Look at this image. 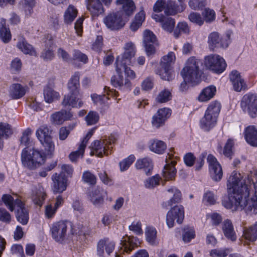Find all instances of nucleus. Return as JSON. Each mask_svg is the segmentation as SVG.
I'll return each instance as SVG.
<instances>
[{
  "mask_svg": "<svg viewBox=\"0 0 257 257\" xmlns=\"http://www.w3.org/2000/svg\"><path fill=\"white\" fill-rule=\"evenodd\" d=\"M254 182L248 176L242 179L241 175L232 172L227 181L228 197L222 201L223 206L232 211L244 209L246 212L257 213V171Z\"/></svg>",
  "mask_w": 257,
  "mask_h": 257,
  "instance_id": "obj_1",
  "label": "nucleus"
},
{
  "mask_svg": "<svg viewBox=\"0 0 257 257\" xmlns=\"http://www.w3.org/2000/svg\"><path fill=\"white\" fill-rule=\"evenodd\" d=\"M124 49V53L116 58L115 68L117 75L111 77V82L114 87L120 90L130 91L132 87L131 80L136 78V74L127 65L131 64V59L135 56L136 50L132 42L126 43Z\"/></svg>",
  "mask_w": 257,
  "mask_h": 257,
  "instance_id": "obj_2",
  "label": "nucleus"
},
{
  "mask_svg": "<svg viewBox=\"0 0 257 257\" xmlns=\"http://www.w3.org/2000/svg\"><path fill=\"white\" fill-rule=\"evenodd\" d=\"M2 199L6 206L11 211L16 210V217L22 225H26L29 219V214L25 204L19 198L14 199L9 194L3 195Z\"/></svg>",
  "mask_w": 257,
  "mask_h": 257,
  "instance_id": "obj_3",
  "label": "nucleus"
},
{
  "mask_svg": "<svg viewBox=\"0 0 257 257\" xmlns=\"http://www.w3.org/2000/svg\"><path fill=\"white\" fill-rule=\"evenodd\" d=\"M200 61L194 57L189 58L181 71V75L186 82L192 85L197 84L200 81L199 64Z\"/></svg>",
  "mask_w": 257,
  "mask_h": 257,
  "instance_id": "obj_4",
  "label": "nucleus"
},
{
  "mask_svg": "<svg viewBox=\"0 0 257 257\" xmlns=\"http://www.w3.org/2000/svg\"><path fill=\"white\" fill-rule=\"evenodd\" d=\"M21 161L24 167L34 169L44 163L45 155L37 149L26 147L21 153Z\"/></svg>",
  "mask_w": 257,
  "mask_h": 257,
  "instance_id": "obj_5",
  "label": "nucleus"
},
{
  "mask_svg": "<svg viewBox=\"0 0 257 257\" xmlns=\"http://www.w3.org/2000/svg\"><path fill=\"white\" fill-rule=\"evenodd\" d=\"M51 134V131L46 125L40 126L36 132V137L43 147L45 155H52L55 151Z\"/></svg>",
  "mask_w": 257,
  "mask_h": 257,
  "instance_id": "obj_6",
  "label": "nucleus"
},
{
  "mask_svg": "<svg viewBox=\"0 0 257 257\" xmlns=\"http://www.w3.org/2000/svg\"><path fill=\"white\" fill-rule=\"evenodd\" d=\"M176 56L173 52H170L163 57L160 62V68L157 70L156 73L165 80L170 81L174 76L172 70V65L175 62Z\"/></svg>",
  "mask_w": 257,
  "mask_h": 257,
  "instance_id": "obj_7",
  "label": "nucleus"
},
{
  "mask_svg": "<svg viewBox=\"0 0 257 257\" xmlns=\"http://www.w3.org/2000/svg\"><path fill=\"white\" fill-rule=\"evenodd\" d=\"M174 151L173 148H171L169 150L166 157L165 165L164 169L162 171V177L164 181H171L175 179L176 174V169L175 167L177 161L179 157L177 156H174Z\"/></svg>",
  "mask_w": 257,
  "mask_h": 257,
  "instance_id": "obj_8",
  "label": "nucleus"
},
{
  "mask_svg": "<svg viewBox=\"0 0 257 257\" xmlns=\"http://www.w3.org/2000/svg\"><path fill=\"white\" fill-rule=\"evenodd\" d=\"M240 107L243 111L250 117H256L257 95L251 92L244 95L240 101Z\"/></svg>",
  "mask_w": 257,
  "mask_h": 257,
  "instance_id": "obj_9",
  "label": "nucleus"
},
{
  "mask_svg": "<svg viewBox=\"0 0 257 257\" xmlns=\"http://www.w3.org/2000/svg\"><path fill=\"white\" fill-rule=\"evenodd\" d=\"M154 12L159 13L165 10L167 15H174L177 13L183 12L185 10V6L181 4L180 6H176L174 2L165 0H157L154 5Z\"/></svg>",
  "mask_w": 257,
  "mask_h": 257,
  "instance_id": "obj_10",
  "label": "nucleus"
},
{
  "mask_svg": "<svg viewBox=\"0 0 257 257\" xmlns=\"http://www.w3.org/2000/svg\"><path fill=\"white\" fill-rule=\"evenodd\" d=\"M205 66L214 73H222L226 67L224 59L218 55H210L206 56L204 59Z\"/></svg>",
  "mask_w": 257,
  "mask_h": 257,
  "instance_id": "obj_11",
  "label": "nucleus"
},
{
  "mask_svg": "<svg viewBox=\"0 0 257 257\" xmlns=\"http://www.w3.org/2000/svg\"><path fill=\"white\" fill-rule=\"evenodd\" d=\"M68 222L59 221L54 222L50 227L52 238L57 242H64L67 234Z\"/></svg>",
  "mask_w": 257,
  "mask_h": 257,
  "instance_id": "obj_12",
  "label": "nucleus"
},
{
  "mask_svg": "<svg viewBox=\"0 0 257 257\" xmlns=\"http://www.w3.org/2000/svg\"><path fill=\"white\" fill-rule=\"evenodd\" d=\"M82 179L84 183L89 185L86 193L88 199L93 204H95L96 202V187L95 186L96 180L95 176L90 172L86 171L83 174Z\"/></svg>",
  "mask_w": 257,
  "mask_h": 257,
  "instance_id": "obj_13",
  "label": "nucleus"
},
{
  "mask_svg": "<svg viewBox=\"0 0 257 257\" xmlns=\"http://www.w3.org/2000/svg\"><path fill=\"white\" fill-rule=\"evenodd\" d=\"M184 218V209L182 205H176L172 208L167 213L166 223L169 228L174 226L176 219L178 223H182Z\"/></svg>",
  "mask_w": 257,
  "mask_h": 257,
  "instance_id": "obj_14",
  "label": "nucleus"
},
{
  "mask_svg": "<svg viewBox=\"0 0 257 257\" xmlns=\"http://www.w3.org/2000/svg\"><path fill=\"white\" fill-rule=\"evenodd\" d=\"M231 33V31H227L225 35L220 38L218 33H211L208 37V41L210 47L212 49L216 47L227 48L230 43Z\"/></svg>",
  "mask_w": 257,
  "mask_h": 257,
  "instance_id": "obj_15",
  "label": "nucleus"
},
{
  "mask_svg": "<svg viewBox=\"0 0 257 257\" xmlns=\"http://www.w3.org/2000/svg\"><path fill=\"white\" fill-rule=\"evenodd\" d=\"M207 161L209 164L211 177L215 181H219L223 176L222 169L220 164L216 158L211 154L208 155Z\"/></svg>",
  "mask_w": 257,
  "mask_h": 257,
  "instance_id": "obj_16",
  "label": "nucleus"
},
{
  "mask_svg": "<svg viewBox=\"0 0 257 257\" xmlns=\"http://www.w3.org/2000/svg\"><path fill=\"white\" fill-rule=\"evenodd\" d=\"M116 140L113 135H111L107 139L97 141V157H102L103 155L107 156L111 154L113 145Z\"/></svg>",
  "mask_w": 257,
  "mask_h": 257,
  "instance_id": "obj_17",
  "label": "nucleus"
},
{
  "mask_svg": "<svg viewBox=\"0 0 257 257\" xmlns=\"http://www.w3.org/2000/svg\"><path fill=\"white\" fill-rule=\"evenodd\" d=\"M144 46L147 55L150 56L155 53V46L157 45V41L154 33L149 30L144 32Z\"/></svg>",
  "mask_w": 257,
  "mask_h": 257,
  "instance_id": "obj_18",
  "label": "nucleus"
},
{
  "mask_svg": "<svg viewBox=\"0 0 257 257\" xmlns=\"http://www.w3.org/2000/svg\"><path fill=\"white\" fill-rule=\"evenodd\" d=\"M123 19L124 17L121 15V13L117 12L107 16L104 19V23L111 30H117L124 25L125 22Z\"/></svg>",
  "mask_w": 257,
  "mask_h": 257,
  "instance_id": "obj_19",
  "label": "nucleus"
},
{
  "mask_svg": "<svg viewBox=\"0 0 257 257\" xmlns=\"http://www.w3.org/2000/svg\"><path fill=\"white\" fill-rule=\"evenodd\" d=\"M51 188L54 193H61L67 186V177L64 175L54 174L52 176Z\"/></svg>",
  "mask_w": 257,
  "mask_h": 257,
  "instance_id": "obj_20",
  "label": "nucleus"
},
{
  "mask_svg": "<svg viewBox=\"0 0 257 257\" xmlns=\"http://www.w3.org/2000/svg\"><path fill=\"white\" fill-rule=\"evenodd\" d=\"M62 104L65 107L71 106L76 108L82 107L83 102L82 100L81 94L80 92L69 93L64 96Z\"/></svg>",
  "mask_w": 257,
  "mask_h": 257,
  "instance_id": "obj_21",
  "label": "nucleus"
},
{
  "mask_svg": "<svg viewBox=\"0 0 257 257\" xmlns=\"http://www.w3.org/2000/svg\"><path fill=\"white\" fill-rule=\"evenodd\" d=\"M229 79L234 91L240 92L247 89L246 82L240 73L237 70H234L231 72Z\"/></svg>",
  "mask_w": 257,
  "mask_h": 257,
  "instance_id": "obj_22",
  "label": "nucleus"
},
{
  "mask_svg": "<svg viewBox=\"0 0 257 257\" xmlns=\"http://www.w3.org/2000/svg\"><path fill=\"white\" fill-rule=\"evenodd\" d=\"M29 89L27 85H23L20 83H13L9 87V96L13 99H20L29 91Z\"/></svg>",
  "mask_w": 257,
  "mask_h": 257,
  "instance_id": "obj_23",
  "label": "nucleus"
},
{
  "mask_svg": "<svg viewBox=\"0 0 257 257\" xmlns=\"http://www.w3.org/2000/svg\"><path fill=\"white\" fill-rule=\"evenodd\" d=\"M114 246V243L108 239L100 240L97 243V256L106 257V255H109L113 251Z\"/></svg>",
  "mask_w": 257,
  "mask_h": 257,
  "instance_id": "obj_24",
  "label": "nucleus"
},
{
  "mask_svg": "<svg viewBox=\"0 0 257 257\" xmlns=\"http://www.w3.org/2000/svg\"><path fill=\"white\" fill-rule=\"evenodd\" d=\"M116 5L121 6V10L119 12L124 18L132 15L135 9L136 6L133 0H116Z\"/></svg>",
  "mask_w": 257,
  "mask_h": 257,
  "instance_id": "obj_25",
  "label": "nucleus"
},
{
  "mask_svg": "<svg viewBox=\"0 0 257 257\" xmlns=\"http://www.w3.org/2000/svg\"><path fill=\"white\" fill-rule=\"evenodd\" d=\"M140 243V241L137 237L126 236L123 237L121 240V248L124 251L130 253L135 248L138 246Z\"/></svg>",
  "mask_w": 257,
  "mask_h": 257,
  "instance_id": "obj_26",
  "label": "nucleus"
},
{
  "mask_svg": "<svg viewBox=\"0 0 257 257\" xmlns=\"http://www.w3.org/2000/svg\"><path fill=\"white\" fill-rule=\"evenodd\" d=\"M217 119V118L205 112L203 117L200 120V127L204 131H209L215 126Z\"/></svg>",
  "mask_w": 257,
  "mask_h": 257,
  "instance_id": "obj_27",
  "label": "nucleus"
},
{
  "mask_svg": "<svg viewBox=\"0 0 257 257\" xmlns=\"http://www.w3.org/2000/svg\"><path fill=\"white\" fill-rule=\"evenodd\" d=\"M242 237L247 244L257 240V221L247 227L243 228Z\"/></svg>",
  "mask_w": 257,
  "mask_h": 257,
  "instance_id": "obj_28",
  "label": "nucleus"
},
{
  "mask_svg": "<svg viewBox=\"0 0 257 257\" xmlns=\"http://www.w3.org/2000/svg\"><path fill=\"white\" fill-rule=\"evenodd\" d=\"M167 192L173 196L168 201L163 204V206L167 208L168 206H171L173 204L178 203L181 202L182 199V194L180 191L174 186H171L167 189Z\"/></svg>",
  "mask_w": 257,
  "mask_h": 257,
  "instance_id": "obj_29",
  "label": "nucleus"
},
{
  "mask_svg": "<svg viewBox=\"0 0 257 257\" xmlns=\"http://www.w3.org/2000/svg\"><path fill=\"white\" fill-rule=\"evenodd\" d=\"M36 0H21L19 3L20 10L24 12L26 18L30 17L34 13L36 6Z\"/></svg>",
  "mask_w": 257,
  "mask_h": 257,
  "instance_id": "obj_30",
  "label": "nucleus"
},
{
  "mask_svg": "<svg viewBox=\"0 0 257 257\" xmlns=\"http://www.w3.org/2000/svg\"><path fill=\"white\" fill-rule=\"evenodd\" d=\"M244 138L246 142L253 147H257V128L250 125L244 130Z\"/></svg>",
  "mask_w": 257,
  "mask_h": 257,
  "instance_id": "obj_31",
  "label": "nucleus"
},
{
  "mask_svg": "<svg viewBox=\"0 0 257 257\" xmlns=\"http://www.w3.org/2000/svg\"><path fill=\"white\" fill-rule=\"evenodd\" d=\"M72 116L70 111L61 110L52 114L51 121L55 124H61L65 120L70 119Z\"/></svg>",
  "mask_w": 257,
  "mask_h": 257,
  "instance_id": "obj_32",
  "label": "nucleus"
},
{
  "mask_svg": "<svg viewBox=\"0 0 257 257\" xmlns=\"http://www.w3.org/2000/svg\"><path fill=\"white\" fill-rule=\"evenodd\" d=\"M46 193L43 187L39 185L38 187L35 188L33 191L31 196L33 202L40 206L43 204L45 199Z\"/></svg>",
  "mask_w": 257,
  "mask_h": 257,
  "instance_id": "obj_33",
  "label": "nucleus"
},
{
  "mask_svg": "<svg viewBox=\"0 0 257 257\" xmlns=\"http://www.w3.org/2000/svg\"><path fill=\"white\" fill-rule=\"evenodd\" d=\"M216 92L215 86L213 85L207 86L201 91L198 97V100L200 102L208 101L214 96Z\"/></svg>",
  "mask_w": 257,
  "mask_h": 257,
  "instance_id": "obj_34",
  "label": "nucleus"
},
{
  "mask_svg": "<svg viewBox=\"0 0 257 257\" xmlns=\"http://www.w3.org/2000/svg\"><path fill=\"white\" fill-rule=\"evenodd\" d=\"M17 47L25 54H29L32 56L36 55V52L32 46L28 43L25 39L22 37L19 38Z\"/></svg>",
  "mask_w": 257,
  "mask_h": 257,
  "instance_id": "obj_35",
  "label": "nucleus"
},
{
  "mask_svg": "<svg viewBox=\"0 0 257 257\" xmlns=\"http://www.w3.org/2000/svg\"><path fill=\"white\" fill-rule=\"evenodd\" d=\"M135 166L137 169H143L147 175L151 174L153 168L152 160L149 158L138 160Z\"/></svg>",
  "mask_w": 257,
  "mask_h": 257,
  "instance_id": "obj_36",
  "label": "nucleus"
},
{
  "mask_svg": "<svg viewBox=\"0 0 257 257\" xmlns=\"http://www.w3.org/2000/svg\"><path fill=\"white\" fill-rule=\"evenodd\" d=\"M222 230L226 237L232 241L236 239L235 232L231 221L229 219L225 220L222 224Z\"/></svg>",
  "mask_w": 257,
  "mask_h": 257,
  "instance_id": "obj_37",
  "label": "nucleus"
},
{
  "mask_svg": "<svg viewBox=\"0 0 257 257\" xmlns=\"http://www.w3.org/2000/svg\"><path fill=\"white\" fill-rule=\"evenodd\" d=\"M48 41L45 42V45L47 47L49 46L50 48L47 50H44L41 54V57L44 60L49 61L52 60L54 57V51L50 49L53 45L52 37L51 35L47 36Z\"/></svg>",
  "mask_w": 257,
  "mask_h": 257,
  "instance_id": "obj_38",
  "label": "nucleus"
},
{
  "mask_svg": "<svg viewBox=\"0 0 257 257\" xmlns=\"http://www.w3.org/2000/svg\"><path fill=\"white\" fill-rule=\"evenodd\" d=\"M79 78L80 74L79 72H75L70 78L67 84L69 93H75L79 92Z\"/></svg>",
  "mask_w": 257,
  "mask_h": 257,
  "instance_id": "obj_39",
  "label": "nucleus"
},
{
  "mask_svg": "<svg viewBox=\"0 0 257 257\" xmlns=\"http://www.w3.org/2000/svg\"><path fill=\"white\" fill-rule=\"evenodd\" d=\"M146 18V15L144 11L141 10L138 13L135 17L134 21L132 22L130 29L133 31H137L144 22Z\"/></svg>",
  "mask_w": 257,
  "mask_h": 257,
  "instance_id": "obj_40",
  "label": "nucleus"
},
{
  "mask_svg": "<svg viewBox=\"0 0 257 257\" xmlns=\"http://www.w3.org/2000/svg\"><path fill=\"white\" fill-rule=\"evenodd\" d=\"M107 96L103 95L102 96H97V104L99 103L100 105H102L104 108L108 107L109 105L108 96H111L116 97L118 96V92L115 90H110L108 89V91L107 92Z\"/></svg>",
  "mask_w": 257,
  "mask_h": 257,
  "instance_id": "obj_41",
  "label": "nucleus"
},
{
  "mask_svg": "<svg viewBox=\"0 0 257 257\" xmlns=\"http://www.w3.org/2000/svg\"><path fill=\"white\" fill-rule=\"evenodd\" d=\"M44 96L47 103H51L60 98L59 93L50 87H46L44 90Z\"/></svg>",
  "mask_w": 257,
  "mask_h": 257,
  "instance_id": "obj_42",
  "label": "nucleus"
},
{
  "mask_svg": "<svg viewBox=\"0 0 257 257\" xmlns=\"http://www.w3.org/2000/svg\"><path fill=\"white\" fill-rule=\"evenodd\" d=\"M150 150L157 154H162L167 148L166 144L162 141L154 140L151 142L149 146Z\"/></svg>",
  "mask_w": 257,
  "mask_h": 257,
  "instance_id": "obj_43",
  "label": "nucleus"
},
{
  "mask_svg": "<svg viewBox=\"0 0 257 257\" xmlns=\"http://www.w3.org/2000/svg\"><path fill=\"white\" fill-rule=\"evenodd\" d=\"M221 108V105L219 101L216 100L213 101L208 104L205 112L211 115L218 118Z\"/></svg>",
  "mask_w": 257,
  "mask_h": 257,
  "instance_id": "obj_44",
  "label": "nucleus"
},
{
  "mask_svg": "<svg viewBox=\"0 0 257 257\" xmlns=\"http://www.w3.org/2000/svg\"><path fill=\"white\" fill-rule=\"evenodd\" d=\"M77 15V9L73 6L69 5L64 15L65 23L67 24H71L76 17Z\"/></svg>",
  "mask_w": 257,
  "mask_h": 257,
  "instance_id": "obj_45",
  "label": "nucleus"
},
{
  "mask_svg": "<svg viewBox=\"0 0 257 257\" xmlns=\"http://www.w3.org/2000/svg\"><path fill=\"white\" fill-rule=\"evenodd\" d=\"M172 98V93L169 89H164L161 90L156 98V101L158 103H166Z\"/></svg>",
  "mask_w": 257,
  "mask_h": 257,
  "instance_id": "obj_46",
  "label": "nucleus"
},
{
  "mask_svg": "<svg viewBox=\"0 0 257 257\" xmlns=\"http://www.w3.org/2000/svg\"><path fill=\"white\" fill-rule=\"evenodd\" d=\"M86 147V142L82 140L80 144L78 150L72 152L69 155V158L72 162H75L78 158L82 157Z\"/></svg>",
  "mask_w": 257,
  "mask_h": 257,
  "instance_id": "obj_47",
  "label": "nucleus"
},
{
  "mask_svg": "<svg viewBox=\"0 0 257 257\" xmlns=\"http://www.w3.org/2000/svg\"><path fill=\"white\" fill-rule=\"evenodd\" d=\"M161 178L160 175L156 174L152 177L146 179L144 182V185L146 188L152 189L158 186L160 184Z\"/></svg>",
  "mask_w": 257,
  "mask_h": 257,
  "instance_id": "obj_48",
  "label": "nucleus"
},
{
  "mask_svg": "<svg viewBox=\"0 0 257 257\" xmlns=\"http://www.w3.org/2000/svg\"><path fill=\"white\" fill-rule=\"evenodd\" d=\"M145 235L148 242L152 244L155 243L157 230L155 227L152 226L147 227L145 231Z\"/></svg>",
  "mask_w": 257,
  "mask_h": 257,
  "instance_id": "obj_49",
  "label": "nucleus"
},
{
  "mask_svg": "<svg viewBox=\"0 0 257 257\" xmlns=\"http://www.w3.org/2000/svg\"><path fill=\"white\" fill-rule=\"evenodd\" d=\"M136 159L134 155H130L119 163L120 170L121 172L127 170Z\"/></svg>",
  "mask_w": 257,
  "mask_h": 257,
  "instance_id": "obj_50",
  "label": "nucleus"
},
{
  "mask_svg": "<svg viewBox=\"0 0 257 257\" xmlns=\"http://www.w3.org/2000/svg\"><path fill=\"white\" fill-rule=\"evenodd\" d=\"M189 32V28L188 24L186 22H180L178 24L177 28L174 31V35L175 37L178 38L180 33L188 34Z\"/></svg>",
  "mask_w": 257,
  "mask_h": 257,
  "instance_id": "obj_51",
  "label": "nucleus"
},
{
  "mask_svg": "<svg viewBox=\"0 0 257 257\" xmlns=\"http://www.w3.org/2000/svg\"><path fill=\"white\" fill-rule=\"evenodd\" d=\"M12 36L9 28L6 26H2L0 28V38L5 43H8L11 40Z\"/></svg>",
  "mask_w": 257,
  "mask_h": 257,
  "instance_id": "obj_52",
  "label": "nucleus"
},
{
  "mask_svg": "<svg viewBox=\"0 0 257 257\" xmlns=\"http://www.w3.org/2000/svg\"><path fill=\"white\" fill-rule=\"evenodd\" d=\"M234 146V142L231 139H228L226 142L223 150V154L226 157L231 159L233 155V147Z\"/></svg>",
  "mask_w": 257,
  "mask_h": 257,
  "instance_id": "obj_53",
  "label": "nucleus"
},
{
  "mask_svg": "<svg viewBox=\"0 0 257 257\" xmlns=\"http://www.w3.org/2000/svg\"><path fill=\"white\" fill-rule=\"evenodd\" d=\"M195 236V233L194 228L186 227L184 229L183 234V240L185 242H189Z\"/></svg>",
  "mask_w": 257,
  "mask_h": 257,
  "instance_id": "obj_54",
  "label": "nucleus"
},
{
  "mask_svg": "<svg viewBox=\"0 0 257 257\" xmlns=\"http://www.w3.org/2000/svg\"><path fill=\"white\" fill-rule=\"evenodd\" d=\"M188 19L192 23L200 26L204 23V19L201 16L200 14L197 13H191L188 16Z\"/></svg>",
  "mask_w": 257,
  "mask_h": 257,
  "instance_id": "obj_55",
  "label": "nucleus"
},
{
  "mask_svg": "<svg viewBox=\"0 0 257 257\" xmlns=\"http://www.w3.org/2000/svg\"><path fill=\"white\" fill-rule=\"evenodd\" d=\"M129 229L137 235H142L143 234L142 223L140 220H134L129 226Z\"/></svg>",
  "mask_w": 257,
  "mask_h": 257,
  "instance_id": "obj_56",
  "label": "nucleus"
},
{
  "mask_svg": "<svg viewBox=\"0 0 257 257\" xmlns=\"http://www.w3.org/2000/svg\"><path fill=\"white\" fill-rule=\"evenodd\" d=\"M22 63L21 60L16 58L13 59L11 63L10 70L13 73H18L21 70Z\"/></svg>",
  "mask_w": 257,
  "mask_h": 257,
  "instance_id": "obj_57",
  "label": "nucleus"
},
{
  "mask_svg": "<svg viewBox=\"0 0 257 257\" xmlns=\"http://www.w3.org/2000/svg\"><path fill=\"white\" fill-rule=\"evenodd\" d=\"M175 22L171 18H165L163 23L162 26L163 29L167 32H171L175 27Z\"/></svg>",
  "mask_w": 257,
  "mask_h": 257,
  "instance_id": "obj_58",
  "label": "nucleus"
},
{
  "mask_svg": "<svg viewBox=\"0 0 257 257\" xmlns=\"http://www.w3.org/2000/svg\"><path fill=\"white\" fill-rule=\"evenodd\" d=\"M158 115L164 122L170 117L172 113L171 109L167 107H164L159 109L157 111Z\"/></svg>",
  "mask_w": 257,
  "mask_h": 257,
  "instance_id": "obj_59",
  "label": "nucleus"
},
{
  "mask_svg": "<svg viewBox=\"0 0 257 257\" xmlns=\"http://www.w3.org/2000/svg\"><path fill=\"white\" fill-rule=\"evenodd\" d=\"M158 115L164 122L170 117L172 113L171 109L167 107H164L159 109L157 111Z\"/></svg>",
  "mask_w": 257,
  "mask_h": 257,
  "instance_id": "obj_60",
  "label": "nucleus"
},
{
  "mask_svg": "<svg viewBox=\"0 0 257 257\" xmlns=\"http://www.w3.org/2000/svg\"><path fill=\"white\" fill-rule=\"evenodd\" d=\"M158 115L164 122L170 117L172 113L171 109L167 107H164L159 109L157 111Z\"/></svg>",
  "mask_w": 257,
  "mask_h": 257,
  "instance_id": "obj_61",
  "label": "nucleus"
},
{
  "mask_svg": "<svg viewBox=\"0 0 257 257\" xmlns=\"http://www.w3.org/2000/svg\"><path fill=\"white\" fill-rule=\"evenodd\" d=\"M158 115L164 122L170 117L172 113L171 109L167 107H164L159 109L157 111Z\"/></svg>",
  "mask_w": 257,
  "mask_h": 257,
  "instance_id": "obj_62",
  "label": "nucleus"
},
{
  "mask_svg": "<svg viewBox=\"0 0 257 257\" xmlns=\"http://www.w3.org/2000/svg\"><path fill=\"white\" fill-rule=\"evenodd\" d=\"M32 133V130L30 128H27L25 131H24L21 138V145L27 146L30 144Z\"/></svg>",
  "mask_w": 257,
  "mask_h": 257,
  "instance_id": "obj_63",
  "label": "nucleus"
},
{
  "mask_svg": "<svg viewBox=\"0 0 257 257\" xmlns=\"http://www.w3.org/2000/svg\"><path fill=\"white\" fill-rule=\"evenodd\" d=\"M228 253V249L226 248H216L210 251V255L212 257H226Z\"/></svg>",
  "mask_w": 257,
  "mask_h": 257,
  "instance_id": "obj_64",
  "label": "nucleus"
}]
</instances>
